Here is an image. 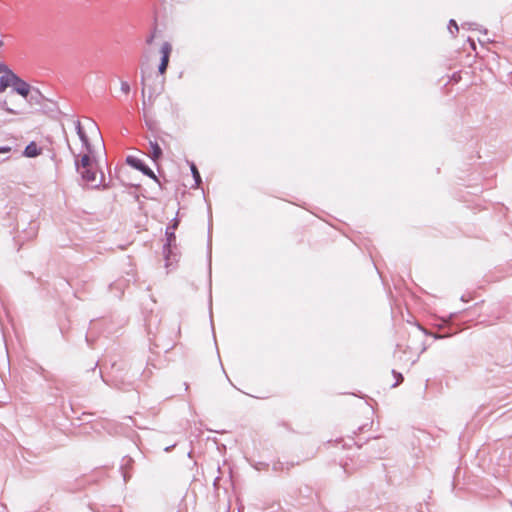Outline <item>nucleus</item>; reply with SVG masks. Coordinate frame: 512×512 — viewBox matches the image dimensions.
<instances>
[{"mask_svg":"<svg viewBox=\"0 0 512 512\" xmlns=\"http://www.w3.org/2000/svg\"><path fill=\"white\" fill-rule=\"evenodd\" d=\"M42 156L45 168L54 169L56 167V152L52 137L41 136L34 140V158Z\"/></svg>","mask_w":512,"mask_h":512,"instance_id":"nucleus-1","label":"nucleus"},{"mask_svg":"<svg viewBox=\"0 0 512 512\" xmlns=\"http://www.w3.org/2000/svg\"><path fill=\"white\" fill-rule=\"evenodd\" d=\"M41 112L46 115H52L57 112V103L44 97L41 92L34 89V112Z\"/></svg>","mask_w":512,"mask_h":512,"instance_id":"nucleus-2","label":"nucleus"},{"mask_svg":"<svg viewBox=\"0 0 512 512\" xmlns=\"http://www.w3.org/2000/svg\"><path fill=\"white\" fill-rule=\"evenodd\" d=\"M166 242L163 245V254L166 266H169L171 256L174 255L173 248H176L175 226H167L165 230Z\"/></svg>","mask_w":512,"mask_h":512,"instance_id":"nucleus-3","label":"nucleus"},{"mask_svg":"<svg viewBox=\"0 0 512 512\" xmlns=\"http://www.w3.org/2000/svg\"><path fill=\"white\" fill-rule=\"evenodd\" d=\"M126 163L136 170L141 171L144 175L158 182V178L155 173L139 158L129 155L126 158Z\"/></svg>","mask_w":512,"mask_h":512,"instance_id":"nucleus-4","label":"nucleus"},{"mask_svg":"<svg viewBox=\"0 0 512 512\" xmlns=\"http://www.w3.org/2000/svg\"><path fill=\"white\" fill-rule=\"evenodd\" d=\"M15 80L12 84V92L17 93L18 95L27 98L31 91V86L28 82L21 79L17 74L15 76Z\"/></svg>","mask_w":512,"mask_h":512,"instance_id":"nucleus-5","label":"nucleus"},{"mask_svg":"<svg viewBox=\"0 0 512 512\" xmlns=\"http://www.w3.org/2000/svg\"><path fill=\"white\" fill-rule=\"evenodd\" d=\"M171 51H172L171 44L169 42H164L160 49L161 61L158 66V71L160 74H164L167 69Z\"/></svg>","mask_w":512,"mask_h":512,"instance_id":"nucleus-6","label":"nucleus"},{"mask_svg":"<svg viewBox=\"0 0 512 512\" xmlns=\"http://www.w3.org/2000/svg\"><path fill=\"white\" fill-rule=\"evenodd\" d=\"M78 157L79 155H77L75 159V166L77 171L80 173L83 180H85L88 183H94L96 181V172L92 170L91 166L84 169H80Z\"/></svg>","mask_w":512,"mask_h":512,"instance_id":"nucleus-7","label":"nucleus"},{"mask_svg":"<svg viewBox=\"0 0 512 512\" xmlns=\"http://www.w3.org/2000/svg\"><path fill=\"white\" fill-rule=\"evenodd\" d=\"M75 129H76V132H77L79 139L82 143V146L85 148V150L92 152V146L90 144L89 138L86 135V133L81 125V122L79 120L75 121Z\"/></svg>","mask_w":512,"mask_h":512,"instance_id":"nucleus-8","label":"nucleus"},{"mask_svg":"<svg viewBox=\"0 0 512 512\" xmlns=\"http://www.w3.org/2000/svg\"><path fill=\"white\" fill-rule=\"evenodd\" d=\"M75 129H76V132H77L79 139L82 143V146L85 148V150L92 152V146L90 144L89 138L86 135V133L81 125V122L79 120L75 121Z\"/></svg>","mask_w":512,"mask_h":512,"instance_id":"nucleus-9","label":"nucleus"},{"mask_svg":"<svg viewBox=\"0 0 512 512\" xmlns=\"http://www.w3.org/2000/svg\"><path fill=\"white\" fill-rule=\"evenodd\" d=\"M16 73L12 70L0 76V93L4 92L8 87H12Z\"/></svg>","mask_w":512,"mask_h":512,"instance_id":"nucleus-10","label":"nucleus"},{"mask_svg":"<svg viewBox=\"0 0 512 512\" xmlns=\"http://www.w3.org/2000/svg\"><path fill=\"white\" fill-rule=\"evenodd\" d=\"M150 157L154 162H157L162 156V149L157 141H149Z\"/></svg>","mask_w":512,"mask_h":512,"instance_id":"nucleus-11","label":"nucleus"},{"mask_svg":"<svg viewBox=\"0 0 512 512\" xmlns=\"http://www.w3.org/2000/svg\"><path fill=\"white\" fill-rule=\"evenodd\" d=\"M93 152V150L92 152L86 150V153L81 156L80 160H78L80 169H84L91 166V155L93 154Z\"/></svg>","mask_w":512,"mask_h":512,"instance_id":"nucleus-12","label":"nucleus"},{"mask_svg":"<svg viewBox=\"0 0 512 512\" xmlns=\"http://www.w3.org/2000/svg\"><path fill=\"white\" fill-rule=\"evenodd\" d=\"M191 173L194 178L195 184L198 186L201 183L200 173L194 163L190 165Z\"/></svg>","mask_w":512,"mask_h":512,"instance_id":"nucleus-13","label":"nucleus"},{"mask_svg":"<svg viewBox=\"0 0 512 512\" xmlns=\"http://www.w3.org/2000/svg\"><path fill=\"white\" fill-rule=\"evenodd\" d=\"M87 121H88V128L92 132H94L96 135L100 136V130H99L97 124L91 119H87Z\"/></svg>","mask_w":512,"mask_h":512,"instance_id":"nucleus-14","label":"nucleus"},{"mask_svg":"<svg viewBox=\"0 0 512 512\" xmlns=\"http://www.w3.org/2000/svg\"><path fill=\"white\" fill-rule=\"evenodd\" d=\"M1 108L5 111H7L8 113H11V114H18L19 112L13 108H10L8 106V103L6 100H4L3 102H1L0 104Z\"/></svg>","mask_w":512,"mask_h":512,"instance_id":"nucleus-15","label":"nucleus"},{"mask_svg":"<svg viewBox=\"0 0 512 512\" xmlns=\"http://www.w3.org/2000/svg\"><path fill=\"white\" fill-rule=\"evenodd\" d=\"M448 29L450 32L454 35L456 32H458L459 27L454 19H451L449 21Z\"/></svg>","mask_w":512,"mask_h":512,"instance_id":"nucleus-16","label":"nucleus"},{"mask_svg":"<svg viewBox=\"0 0 512 512\" xmlns=\"http://www.w3.org/2000/svg\"><path fill=\"white\" fill-rule=\"evenodd\" d=\"M23 155L27 158H32V141L25 146Z\"/></svg>","mask_w":512,"mask_h":512,"instance_id":"nucleus-17","label":"nucleus"},{"mask_svg":"<svg viewBox=\"0 0 512 512\" xmlns=\"http://www.w3.org/2000/svg\"><path fill=\"white\" fill-rule=\"evenodd\" d=\"M120 89L123 93L128 94L130 92V85L126 81H122L120 85Z\"/></svg>","mask_w":512,"mask_h":512,"instance_id":"nucleus-18","label":"nucleus"},{"mask_svg":"<svg viewBox=\"0 0 512 512\" xmlns=\"http://www.w3.org/2000/svg\"><path fill=\"white\" fill-rule=\"evenodd\" d=\"M392 373L396 377V382L392 385V387H396L403 380V377L401 373H397L395 370H393Z\"/></svg>","mask_w":512,"mask_h":512,"instance_id":"nucleus-19","label":"nucleus"},{"mask_svg":"<svg viewBox=\"0 0 512 512\" xmlns=\"http://www.w3.org/2000/svg\"><path fill=\"white\" fill-rule=\"evenodd\" d=\"M11 69L3 62H0V74H5L7 73L8 71H10Z\"/></svg>","mask_w":512,"mask_h":512,"instance_id":"nucleus-20","label":"nucleus"},{"mask_svg":"<svg viewBox=\"0 0 512 512\" xmlns=\"http://www.w3.org/2000/svg\"><path fill=\"white\" fill-rule=\"evenodd\" d=\"M14 240H15L16 244L19 245L18 250L25 245V242L21 240L20 236L15 237Z\"/></svg>","mask_w":512,"mask_h":512,"instance_id":"nucleus-21","label":"nucleus"},{"mask_svg":"<svg viewBox=\"0 0 512 512\" xmlns=\"http://www.w3.org/2000/svg\"><path fill=\"white\" fill-rule=\"evenodd\" d=\"M11 148L8 146H0V154L10 152Z\"/></svg>","mask_w":512,"mask_h":512,"instance_id":"nucleus-22","label":"nucleus"},{"mask_svg":"<svg viewBox=\"0 0 512 512\" xmlns=\"http://www.w3.org/2000/svg\"><path fill=\"white\" fill-rule=\"evenodd\" d=\"M179 224L178 219L175 217L172 219L171 223L168 226H175V230L177 229V226Z\"/></svg>","mask_w":512,"mask_h":512,"instance_id":"nucleus-23","label":"nucleus"},{"mask_svg":"<svg viewBox=\"0 0 512 512\" xmlns=\"http://www.w3.org/2000/svg\"><path fill=\"white\" fill-rule=\"evenodd\" d=\"M153 40H154V35L152 34V35H150V36L147 38L146 42H147L148 44H151V43L153 42Z\"/></svg>","mask_w":512,"mask_h":512,"instance_id":"nucleus-24","label":"nucleus"},{"mask_svg":"<svg viewBox=\"0 0 512 512\" xmlns=\"http://www.w3.org/2000/svg\"><path fill=\"white\" fill-rule=\"evenodd\" d=\"M39 165H40V160H37L36 162H34V167L39 166Z\"/></svg>","mask_w":512,"mask_h":512,"instance_id":"nucleus-25","label":"nucleus"},{"mask_svg":"<svg viewBox=\"0 0 512 512\" xmlns=\"http://www.w3.org/2000/svg\"><path fill=\"white\" fill-rule=\"evenodd\" d=\"M471 46L473 49H475V43L473 41H471Z\"/></svg>","mask_w":512,"mask_h":512,"instance_id":"nucleus-26","label":"nucleus"},{"mask_svg":"<svg viewBox=\"0 0 512 512\" xmlns=\"http://www.w3.org/2000/svg\"><path fill=\"white\" fill-rule=\"evenodd\" d=\"M472 26H476V23L470 24L471 29H473Z\"/></svg>","mask_w":512,"mask_h":512,"instance_id":"nucleus-27","label":"nucleus"},{"mask_svg":"<svg viewBox=\"0 0 512 512\" xmlns=\"http://www.w3.org/2000/svg\"><path fill=\"white\" fill-rule=\"evenodd\" d=\"M214 480H215V481H218V480H220V477H219V476H217V477H215V479H214Z\"/></svg>","mask_w":512,"mask_h":512,"instance_id":"nucleus-28","label":"nucleus"},{"mask_svg":"<svg viewBox=\"0 0 512 512\" xmlns=\"http://www.w3.org/2000/svg\"><path fill=\"white\" fill-rule=\"evenodd\" d=\"M2 45H3V41H2V40H0V46H2Z\"/></svg>","mask_w":512,"mask_h":512,"instance_id":"nucleus-29","label":"nucleus"}]
</instances>
